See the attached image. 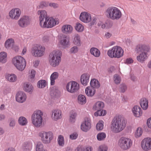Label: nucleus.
Returning <instances> with one entry per match:
<instances>
[{"label": "nucleus", "instance_id": "nucleus-1", "mask_svg": "<svg viewBox=\"0 0 151 151\" xmlns=\"http://www.w3.org/2000/svg\"><path fill=\"white\" fill-rule=\"evenodd\" d=\"M126 122L123 117L119 116L115 117L111 122V128L115 133H118L123 130L126 125Z\"/></svg>", "mask_w": 151, "mask_h": 151}, {"label": "nucleus", "instance_id": "nucleus-2", "mask_svg": "<svg viewBox=\"0 0 151 151\" xmlns=\"http://www.w3.org/2000/svg\"><path fill=\"white\" fill-rule=\"evenodd\" d=\"M136 49L138 52H142L137 57V60L141 63H143L147 58V52H150V47L145 45H139L137 46Z\"/></svg>", "mask_w": 151, "mask_h": 151}, {"label": "nucleus", "instance_id": "nucleus-3", "mask_svg": "<svg viewBox=\"0 0 151 151\" xmlns=\"http://www.w3.org/2000/svg\"><path fill=\"white\" fill-rule=\"evenodd\" d=\"M43 113L40 110L35 111L31 116V121L33 124L37 128L42 126Z\"/></svg>", "mask_w": 151, "mask_h": 151}, {"label": "nucleus", "instance_id": "nucleus-4", "mask_svg": "<svg viewBox=\"0 0 151 151\" xmlns=\"http://www.w3.org/2000/svg\"><path fill=\"white\" fill-rule=\"evenodd\" d=\"M106 15L108 18L113 20H118L122 16V14L120 10L115 7L108 8L106 10Z\"/></svg>", "mask_w": 151, "mask_h": 151}, {"label": "nucleus", "instance_id": "nucleus-5", "mask_svg": "<svg viewBox=\"0 0 151 151\" xmlns=\"http://www.w3.org/2000/svg\"><path fill=\"white\" fill-rule=\"evenodd\" d=\"M62 52L59 50H54L49 55V60L50 65L55 67L59 64L61 60Z\"/></svg>", "mask_w": 151, "mask_h": 151}, {"label": "nucleus", "instance_id": "nucleus-6", "mask_svg": "<svg viewBox=\"0 0 151 151\" xmlns=\"http://www.w3.org/2000/svg\"><path fill=\"white\" fill-rule=\"evenodd\" d=\"M13 64L19 70H23L26 65L25 59L20 56L14 57L12 60Z\"/></svg>", "mask_w": 151, "mask_h": 151}, {"label": "nucleus", "instance_id": "nucleus-7", "mask_svg": "<svg viewBox=\"0 0 151 151\" xmlns=\"http://www.w3.org/2000/svg\"><path fill=\"white\" fill-rule=\"evenodd\" d=\"M123 50L121 47L115 46L108 50L107 55L111 58H119L123 55Z\"/></svg>", "mask_w": 151, "mask_h": 151}, {"label": "nucleus", "instance_id": "nucleus-8", "mask_svg": "<svg viewBox=\"0 0 151 151\" xmlns=\"http://www.w3.org/2000/svg\"><path fill=\"white\" fill-rule=\"evenodd\" d=\"M104 103L102 101H98L93 106V110H96L97 111L94 113V115L96 116H104L106 113L105 110H103L104 107Z\"/></svg>", "mask_w": 151, "mask_h": 151}, {"label": "nucleus", "instance_id": "nucleus-9", "mask_svg": "<svg viewBox=\"0 0 151 151\" xmlns=\"http://www.w3.org/2000/svg\"><path fill=\"white\" fill-rule=\"evenodd\" d=\"M39 135L41 138L42 142L45 144L50 143L53 138V133L50 131H42L39 133Z\"/></svg>", "mask_w": 151, "mask_h": 151}, {"label": "nucleus", "instance_id": "nucleus-10", "mask_svg": "<svg viewBox=\"0 0 151 151\" xmlns=\"http://www.w3.org/2000/svg\"><path fill=\"white\" fill-rule=\"evenodd\" d=\"M132 142L131 139L125 137H122L119 140V146L124 150H127L130 148Z\"/></svg>", "mask_w": 151, "mask_h": 151}, {"label": "nucleus", "instance_id": "nucleus-11", "mask_svg": "<svg viewBox=\"0 0 151 151\" xmlns=\"http://www.w3.org/2000/svg\"><path fill=\"white\" fill-rule=\"evenodd\" d=\"M45 51V47L44 46H34L32 48L31 52L35 57H41L44 55Z\"/></svg>", "mask_w": 151, "mask_h": 151}, {"label": "nucleus", "instance_id": "nucleus-12", "mask_svg": "<svg viewBox=\"0 0 151 151\" xmlns=\"http://www.w3.org/2000/svg\"><path fill=\"white\" fill-rule=\"evenodd\" d=\"M79 88V85L76 81L69 82L66 85V89L67 91L71 93L77 92Z\"/></svg>", "mask_w": 151, "mask_h": 151}, {"label": "nucleus", "instance_id": "nucleus-13", "mask_svg": "<svg viewBox=\"0 0 151 151\" xmlns=\"http://www.w3.org/2000/svg\"><path fill=\"white\" fill-rule=\"evenodd\" d=\"M17 23L19 27L24 28L30 24V19L28 17L23 16L20 18Z\"/></svg>", "mask_w": 151, "mask_h": 151}, {"label": "nucleus", "instance_id": "nucleus-14", "mask_svg": "<svg viewBox=\"0 0 151 151\" xmlns=\"http://www.w3.org/2000/svg\"><path fill=\"white\" fill-rule=\"evenodd\" d=\"M141 147L145 151L151 149V138L147 137L144 138L141 142Z\"/></svg>", "mask_w": 151, "mask_h": 151}, {"label": "nucleus", "instance_id": "nucleus-15", "mask_svg": "<svg viewBox=\"0 0 151 151\" xmlns=\"http://www.w3.org/2000/svg\"><path fill=\"white\" fill-rule=\"evenodd\" d=\"M91 127V119L88 117L85 118L83 122L81 124V129L84 132H86L90 129Z\"/></svg>", "mask_w": 151, "mask_h": 151}, {"label": "nucleus", "instance_id": "nucleus-16", "mask_svg": "<svg viewBox=\"0 0 151 151\" xmlns=\"http://www.w3.org/2000/svg\"><path fill=\"white\" fill-rule=\"evenodd\" d=\"M21 14V10L19 9L15 8L10 11L9 14L10 17L12 19L17 20L20 17Z\"/></svg>", "mask_w": 151, "mask_h": 151}, {"label": "nucleus", "instance_id": "nucleus-17", "mask_svg": "<svg viewBox=\"0 0 151 151\" xmlns=\"http://www.w3.org/2000/svg\"><path fill=\"white\" fill-rule=\"evenodd\" d=\"M26 99V94L23 92L19 91L16 94V99L18 102L23 103L25 101Z\"/></svg>", "mask_w": 151, "mask_h": 151}, {"label": "nucleus", "instance_id": "nucleus-18", "mask_svg": "<svg viewBox=\"0 0 151 151\" xmlns=\"http://www.w3.org/2000/svg\"><path fill=\"white\" fill-rule=\"evenodd\" d=\"M79 18L81 21L85 23L89 22L91 19L90 14L86 12L81 13Z\"/></svg>", "mask_w": 151, "mask_h": 151}, {"label": "nucleus", "instance_id": "nucleus-19", "mask_svg": "<svg viewBox=\"0 0 151 151\" xmlns=\"http://www.w3.org/2000/svg\"><path fill=\"white\" fill-rule=\"evenodd\" d=\"M61 114L62 112L60 110L54 109L52 112L51 118L53 120L57 121L61 118Z\"/></svg>", "mask_w": 151, "mask_h": 151}, {"label": "nucleus", "instance_id": "nucleus-20", "mask_svg": "<svg viewBox=\"0 0 151 151\" xmlns=\"http://www.w3.org/2000/svg\"><path fill=\"white\" fill-rule=\"evenodd\" d=\"M90 76L88 73H84L81 75V82L83 86L87 85L89 82Z\"/></svg>", "mask_w": 151, "mask_h": 151}, {"label": "nucleus", "instance_id": "nucleus-21", "mask_svg": "<svg viewBox=\"0 0 151 151\" xmlns=\"http://www.w3.org/2000/svg\"><path fill=\"white\" fill-rule=\"evenodd\" d=\"M132 112L134 116L139 117L142 114V111L140 107L138 106H134L132 109Z\"/></svg>", "mask_w": 151, "mask_h": 151}, {"label": "nucleus", "instance_id": "nucleus-22", "mask_svg": "<svg viewBox=\"0 0 151 151\" xmlns=\"http://www.w3.org/2000/svg\"><path fill=\"white\" fill-rule=\"evenodd\" d=\"M99 27H101L102 29H104L106 27L109 28L111 27L113 25V23L110 20H107L105 23L101 22H99L97 24Z\"/></svg>", "mask_w": 151, "mask_h": 151}, {"label": "nucleus", "instance_id": "nucleus-23", "mask_svg": "<svg viewBox=\"0 0 151 151\" xmlns=\"http://www.w3.org/2000/svg\"><path fill=\"white\" fill-rule=\"evenodd\" d=\"M50 21H49V24L48 25H47L46 24H44L43 26L46 27V28H52L54 26H55L57 24H58L59 22L56 21L54 18L52 17H50Z\"/></svg>", "mask_w": 151, "mask_h": 151}, {"label": "nucleus", "instance_id": "nucleus-24", "mask_svg": "<svg viewBox=\"0 0 151 151\" xmlns=\"http://www.w3.org/2000/svg\"><path fill=\"white\" fill-rule=\"evenodd\" d=\"M73 30L72 27L70 25L66 24L63 26L62 28V31L66 34L71 33Z\"/></svg>", "mask_w": 151, "mask_h": 151}, {"label": "nucleus", "instance_id": "nucleus-25", "mask_svg": "<svg viewBox=\"0 0 151 151\" xmlns=\"http://www.w3.org/2000/svg\"><path fill=\"white\" fill-rule=\"evenodd\" d=\"M5 46L7 48H12L15 49V46L13 39H10L7 40L5 42Z\"/></svg>", "mask_w": 151, "mask_h": 151}, {"label": "nucleus", "instance_id": "nucleus-26", "mask_svg": "<svg viewBox=\"0 0 151 151\" xmlns=\"http://www.w3.org/2000/svg\"><path fill=\"white\" fill-rule=\"evenodd\" d=\"M60 43L64 47H67L69 43V41L67 37L65 35L63 36L61 38Z\"/></svg>", "mask_w": 151, "mask_h": 151}, {"label": "nucleus", "instance_id": "nucleus-27", "mask_svg": "<svg viewBox=\"0 0 151 151\" xmlns=\"http://www.w3.org/2000/svg\"><path fill=\"white\" fill-rule=\"evenodd\" d=\"M95 89L91 87H88L85 89V93L89 96H93L95 94Z\"/></svg>", "mask_w": 151, "mask_h": 151}, {"label": "nucleus", "instance_id": "nucleus-28", "mask_svg": "<svg viewBox=\"0 0 151 151\" xmlns=\"http://www.w3.org/2000/svg\"><path fill=\"white\" fill-rule=\"evenodd\" d=\"M37 13L38 14L40 15V22L48 17L46 11L44 10H39L38 11Z\"/></svg>", "mask_w": 151, "mask_h": 151}, {"label": "nucleus", "instance_id": "nucleus-29", "mask_svg": "<svg viewBox=\"0 0 151 151\" xmlns=\"http://www.w3.org/2000/svg\"><path fill=\"white\" fill-rule=\"evenodd\" d=\"M148 100L145 98H142L140 101V105L144 110H146L148 107Z\"/></svg>", "mask_w": 151, "mask_h": 151}, {"label": "nucleus", "instance_id": "nucleus-30", "mask_svg": "<svg viewBox=\"0 0 151 151\" xmlns=\"http://www.w3.org/2000/svg\"><path fill=\"white\" fill-rule=\"evenodd\" d=\"M59 76V74L57 72L52 73L50 76V84L51 85H54L55 83V80L58 79Z\"/></svg>", "mask_w": 151, "mask_h": 151}, {"label": "nucleus", "instance_id": "nucleus-31", "mask_svg": "<svg viewBox=\"0 0 151 151\" xmlns=\"http://www.w3.org/2000/svg\"><path fill=\"white\" fill-rule=\"evenodd\" d=\"M73 42L74 44L78 46H80L81 45L80 37L79 35L75 34L73 35Z\"/></svg>", "mask_w": 151, "mask_h": 151}, {"label": "nucleus", "instance_id": "nucleus-32", "mask_svg": "<svg viewBox=\"0 0 151 151\" xmlns=\"http://www.w3.org/2000/svg\"><path fill=\"white\" fill-rule=\"evenodd\" d=\"M91 87L95 88H98L100 86L99 82L97 80L95 79L91 80L90 82Z\"/></svg>", "mask_w": 151, "mask_h": 151}, {"label": "nucleus", "instance_id": "nucleus-33", "mask_svg": "<svg viewBox=\"0 0 151 151\" xmlns=\"http://www.w3.org/2000/svg\"><path fill=\"white\" fill-rule=\"evenodd\" d=\"M6 78L7 80L11 82H15L17 79V76L14 74H8Z\"/></svg>", "mask_w": 151, "mask_h": 151}, {"label": "nucleus", "instance_id": "nucleus-34", "mask_svg": "<svg viewBox=\"0 0 151 151\" xmlns=\"http://www.w3.org/2000/svg\"><path fill=\"white\" fill-rule=\"evenodd\" d=\"M32 144L30 142H25L23 145V148L24 151H29L32 149Z\"/></svg>", "mask_w": 151, "mask_h": 151}, {"label": "nucleus", "instance_id": "nucleus-35", "mask_svg": "<svg viewBox=\"0 0 151 151\" xmlns=\"http://www.w3.org/2000/svg\"><path fill=\"white\" fill-rule=\"evenodd\" d=\"M90 52L92 55L97 57H99L100 54V51L97 48L94 47L91 48Z\"/></svg>", "mask_w": 151, "mask_h": 151}, {"label": "nucleus", "instance_id": "nucleus-36", "mask_svg": "<svg viewBox=\"0 0 151 151\" xmlns=\"http://www.w3.org/2000/svg\"><path fill=\"white\" fill-rule=\"evenodd\" d=\"M23 88L24 91L28 92H32L33 90L32 85L29 83H25Z\"/></svg>", "mask_w": 151, "mask_h": 151}, {"label": "nucleus", "instance_id": "nucleus-37", "mask_svg": "<svg viewBox=\"0 0 151 151\" xmlns=\"http://www.w3.org/2000/svg\"><path fill=\"white\" fill-rule=\"evenodd\" d=\"M6 53L5 52L0 53V62L2 63H5L6 61Z\"/></svg>", "mask_w": 151, "mask_h": 151}, {"label": "nucleus", "instance_id": "nucleus-38", "mask_svg": "<svg viewBox=\"0 0 151 151\" xmlns=\"http://www.w3.org/2000/svg\"><path fill=\"white\" fill-rule=\"evenodd\" d=\"M18 123L20 125L22 126H24L27 124V119L25 117L21 116L19 119Z\"/></svg>", "mask_w": 151, "mask_h": 151}, {"label": "nucleus", "instance_id": "nucleus-39", "mask_svg": "<svg viewBox=\"0 0 151 151\" xmlns=\"http://www.w3.org/2000/svg\"><path fill=\"white\" fill-rule=\"evenodd\" d=\"M47 85L46 81L44 80L39 81L37 83V87L40 88H43L45 87Z\"/></svg>", "mask_w": 151, "mask_h": 151}, {"label": "nucleus", "instance_id": "nucleus-40", "mask_svg": "<svg viewBox=\"0 0 151 151\" xmlns=\"http://www.w3.org/2000/svg\"><path fill=\"white\" fill-rule=\"evenodd\" d=\"M78 102L80 104H82L86 102V99L85 96L82 95H80L78 97Z\"/></svg>", "mask_w": 151, "mask_h": 151}, {"label": "nucleus", "instance_id": "nucleus-41", "mask_svg": "<svg viewBox=\"0 0 151 151\" xmlns=\"http://www.w3.org/2000/svg\"><path fill=\"white\" fill-rule=\"evenodd\" d=\"M58 142L59 145L63 147L65 144L64 139L63 136L59 135L58 138Z\"/></svg>", "mask_w": 151, "mask_h": 151}, {"label": "nucleus", "instance_id": "nucleus-42", "mask_svg": "<svg viewBox=\"0 0 151 151\" xmlns=\"http://www.w3.org/2000/svg\"><path fill=\"white\" fill-rule=\"evenodd\" d=\"M36 151H47L44 149L43 145L41 142L37 143L36 146Z\"/></svg>", "mask_w": 151, "mask_h": 151}, {"label": "nucleus", "instance_id": "nucleus-43", "mask_svg": "<svg viewBox=\"0 0 151 151\" xmlns=\"http://www.w3.org/2000/svg\"><path fill=\"white\" fill-rule=\"evenodd\" d=\"M75 29L78 32H82L84 29V27L81 24L77 23L76 26L75 27Z\"/></svg>", "mask_w": 151, "mask_h": 151}, {"label": "nucleus", "instance_id": "nucleus-44", "mask_svg": "<svg viewBox=\"0 0 151 151\" xmlns=\"http://www.w3.org/2000/svg\"><path fill=\"white\" fill-rule=\"evenodd\" d=\"M98 140L101 141L104 140L106 137V134L104 132H100L98 134L97 136Z\"/></svg>", "mask_w": 151, "mask_h": 151}, {"label": "nucleus", "instance_id": "nucleus-45", "mask_svg": "<svg viewBox=\"0 0 151 151\" xmlns=\"http://www.w3.org/2000/svg\"><path fill=\"white\" fill-rule=\"evenodd\" d=\"M76 115V113L75 112H73L71 114L69 119L71 123H73L75 122Z\"/></svg>", "mask_w": 151, "mask_h": 151}, {"label": "nucleus", "instance_id": "nucleus-46", "mask_svg": "<svg viewBox=\"0 0 151 151\" xmlns=\"http://www.w3.org/2000/svg\"><path fill=\"white\" fill-rule=\"evenodd\" d=\"M50 17H48L47 18H45V19L44 20H43L42 22L40 23V26L43 28H46V27L45 26H43L44 24L45 23L46 24H47V25H48L49 24V21H50Z\"/></svg>", "mask_w": 151, "mask_h": 151}, {"label": "nucleus", "instance_id": "nucleus-47", "mask_svg": "<svg viewBox=\"0 0 151 151\" xmlns=\"http://www.w3.org/2000/svg\"><path fill=\"white\" fill-rule=\"evenodd\" d=\"M114 82L116 84H119L121 81L120 77L117 74H115L114 75Z\"/></svg>", "mask_w": 151, "mask_h": 151}, {"label": "nucleus", "instance_id": "nucleus-48", "mask_svg": "<svg viewBox=\"0 0 151 151\" xmlns=\"http://www.w3.org/2000/svg\"><path fill=\"white\" fill-rule=\"evenodd\" d=\"M60 92L57 89L53 90L51 91L50 95L52 97H56L59 95Z\"/></svg>", "mask_w": 151, "mask_h": 151}, {"label": "nucleus", "instance_id": "nucleus-49", "mask_svg": "<svg viewBox=\"0 0 151 151\" xmlns=\"http://www.w3.org/2000/svg\"><path fill=\"white\" fill-rule=\"evenodd\" d=\"M119 89L121 92L124 93L127 89V86L125 84L122 83L120 85Z\"/></svg>", "mask_w": 151, "mask_h": 151}, {"label": "nucleus", "instance_id": "nucleus-50", "mask_svg": "<svg viewBox=\"0 0 151 151\" xmlns=\"http://www.w3.org/2000/svg\"><path fill=\"white\" fill-rule=\"evenodd\" d=\"M142 130L141 128L138 127L135 133V136L136 137H138L140 136L142 134Z\"/></svg>", "mask_w": 151, "mask_h": 151}, {"label": "nucleus", "instance_id": "nucleus-51", "mask_svg": "<svg viewBox=\"0 0 151 151\" xmlns=\"http://www.w3.org/2000/svg\"><path fill=\"white\" fill-rule=\"evenodd\" d=\"M104 125L101 122H99L96 125V129L98 130H101L103 128Z\"/></svg>", "mask_w": 151, "mask_h": 151}, {"label": "nucleus", "instance_id": "nucleus-52", "mask_svg": "<svg viewBox=\"0 0 151 151\" xmlns=\"http://www.w3.org/2000/svg\"><path fill=\"white\" fill-rule=\"evenodd\" d=\"M48 3L45 1H42L40 3V5L37 6L39 9L43 8L44 7L47 6Z\"/></svg>", "mask_w": 151, "mask_h": 151}, {"label": "nucleus", "instance_id": "nucleus-53", "mask_svg": "<svg viewBox=\"0 0 151 151\" xmlns=\"http://www.w3.org/2000/svg\"><path fill=\"white\" fill-rule=\"evenodd\" d=\"M107 147L104 145L100 146L98 149L99 151H107Z\"/></svg>", "mask_w": 151, "mask_h": 151}, {"label": "nucleus", "instance_id": "nucleus-54", "mask_svg": "<svg viewBox=\"0 0 151 151\" xmlns=\"http://www.w3.org/2000/svg\"><path fill=\"white\" fill-rule=\"evenodd\" d=\"M78 47L74 46L72 47L70 49V52L72 53H75L78 52Z\"/></svg>", "mask_w": 151, "mask_h": 151}, {"label": "nucleus", "instance_id": "nucleus-55", "mask_svg": "<svg viewBox=\"0 0 151 151\" xmlns=\"http://www.w3.org/2000/svg\"><path fill=\"white\" fill-rule=\"evenodd\" d=\"M49 39V36L47 35H45L42 37V41L44 42L47 43L48 42Z\"/></svg>", "mask_w": 151, "mask_h": 151}, {"label": "nucleus", "instance_id": "nucleus-56", "mask_svg": "<svg viewBox=\"0 0 151 151\" xmlns=\"http://www.w3.org/2000/svg\"><path fill=\"white\" fill-rule=\"evenodd\" d=\"M92 148L91 147L89 146L82 148L81 151H92Z\"/></svg>", "mask_w": 151, "mask_h": 151}, {"label": "nucleus", "instance_id": "nucleus-57", "mask_svg": "<svg viewBox=\"0 0 151 151\" xmlns=\"http://www.w3.org/2000/svg\"><path fill=\"white\" fill-rule=\"evenodd\" d=\"M78 137V134L76 133H74L73 134L70 135V138L72 139H76Z\"/></svg>", "mask_w": 151, "mask_h": 151}, {"label": "nucleus", "instance_id": "nucleus-58", "mask_svg": "<svg viewBox=\"0 0 151 151\" xmlns=\"http://www.w3.org/2000/svg\"><path fill=\"white\" fill-rule=\"evenodd\" d=\"M31 75H30V78L31 79H32L34 78L35 74L36 71L34 70H32L31 71Z\"/></svg>", "mask_w": 151, "mask_h": 151}, {"label": "nucleus", "instance_id": "nucleus-59", "mask_svg": "<svg viewBox=\"0 0 151 151\" xmlns=\"http://www.w3.org/2000/svg\"><path fill=\"white\" fill-rule=\"evenodd\" d=\"M133 61V60L132 58H129L126 59L125 63L127 64H130L132 63Z\"/></svg>", "mask_w": 151, "mask_h": 151}, {"label": "nucleus", "instance_id": "nucleus-60", "mask_svg": "<svg viewBox=\"0 0 151 151\" xmlns=\"http://www.w3.org/2000/svg\"><path fill=\"white\" fill-rule=\"evenodd\" d=\"M50 6L53 7L54 8H56L58 7V5L57 4L54 3H51L49 4Z\"/></svg>", "mask_w": 151, "mask_h": 151}, {"label": "nucleus", "instance_id": "nucleus-61", "mask_svg": "<svg viewBox=\"0 0 151 151\" xmlns=\"http://www.w3.org/2000/svg\"><path fill=\"white\" fill-rule=\"evenodd\" d=\"M147 124L149 127L151 128V118L148 119L147 121Z\"/></svg>", "mask_w": 151, "mask_h": 151}, {"label": "nucleus", "instance_id": "nucleus-62", "mask_svg": "<svg viewBox=\"0 0 151 151\" xmlns=\"http://www.w3.org/2000/svg\"><path fill=\"white\" fill-rule=\"evenodd\" d=\"M15 121L13 119H12L11 120V122L9 124V125L11 127H13L15 126Z\"/></svg>", "mask_w": 151, "mask_h": 151}, {"label": "nucleus", "instance_id": "nucleus-63", "mask_svg": "<svg viewBox=\"0 0 151 151\" xmlns=\"http://www.w3.org/2000/svg\"><path fill=\"white\" fill-rule=\"evenodd\" d=\"M39 62L40 61L38 60H35V61L33 62L34 66L35 67L38 66L39 65Z\"/></svg>", "mask_w": 151, "mask_h": 151}, {"label": "nucleus", "instance_id": "nucleus-64", "mask_svg": "<svg viewBox=\"0 0 151 151\" xmlns=\"http://www.w3.org/2000/svg\"><path fill=\"white\" fill-rule=\"evenodd\" d=\"M5 118V116L4 114H0V121L4 120Z\"/></svg>", "mask_w": 151, "mask_h": 151}]
</instances>
